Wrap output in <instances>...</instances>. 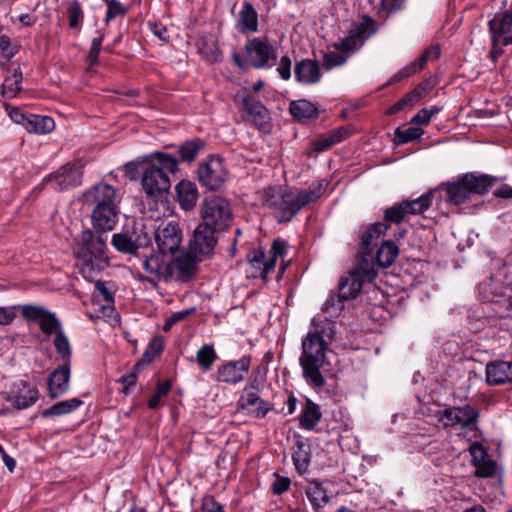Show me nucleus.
Here are the masks:
<instances>
[{
    "mask_svg": "<svg viewBox=\"0 0 512 512\" xmlns=\"http://www.w3.org/2000/svg\"><path fill=\"white\" fill-rule=\"evenodd\" d=\"M295 78L305 85L316 84L321 79L319 64L311 59H303L296 63L294 68Z\"/></svg>",
    "mask_w": 512,
    "mask_h": 512,
    "instance_id": "24",
    "label": "nucleus"
},
{
    "mask_svg": "<svg viewBox=\"0 0 512 512\" xmlns=\"http://www.w3.org/2000/svg\"><path fill=\"white\" fill-rule=\"evenodd\" d=\"M433 194L434 190H431L416 199L403 200L402 202L408 217L411 215H420L427 211L432 204Z\"/></svg>",
    "mask_w": 512,
    "mask_h": 512,
    "instance_id": "40",
    "label": "nucleus"
},
{
    "mask_svg": "<svg viewBox=\"0 0 512 512\" xmlns=\"http://www.w3.org/2000/svg\"><path fill=\"white\" fill-rule=\"evenodd\" d=\"M436 417L444 428L459 426L461 429H468L477 423L479 411L467 404L462 407H447L438 411Z\"/></svg>",
    "mask_w": 512,
    "mask_h": 512,
    "instance_id": "7",
    "label": "nucleus"
},
{
    "mask_svg": "<svg viewBox=\"0 0 512 512\" xmlns=\"http://www.w3.org/2000/svg\"><path fill=\"white\" fill-rule=\"evenodd\" d=\"M439 112L438 108L421 109L412 119L411 123L427 125L431 118Z\"/></svg>",
    "mask_w": 512,
    "mask_h": 512,
    "instance_id": "61",
    "label": "nucleus"
},
{
    "mask_svg": "<svg viewBox=\"0 0 512 512\" xmlns=\"http://www.w3.org/2000/svg\"><path fill=\"white\" fill-rule=\"evenodd\" d=\"M70 365L64 362L56 368L48 378V391L51 398H57L69 389Z\"/></svg>",
    "mask_w": 512,
    "mask_h": 512,
    "instance_id": "20",
    "label": "nucleus"
},
{
    "mask_svg": "<svg viewBox=\"0 0 512 512\" xmlns=\"http://www.w3.org/2000/svg\"><path fill=\"white\" fill-rule=\"evenodd\" d=\"M322 413L319 406L307 399L305 407L300 415V425L306 430H312L320 422Z\"/></svg>",
    "mask_w": 512,
    "mask_h": 512,
    "instance_id": "38",
    "label": "nucleus"
},
{
    "mask_svg": "<svg viewBox=\"0 0 512 512\" xmlns=\"http://www.w3.org/2000/svg\"><path fill=\"white\" fill-rule=\"evenodd\" d=\"M293 461L298 472L303 473L309 465V456L304 444H299L293 453Z\"/></svg>",
    "mask_w": 512,
    "mask_h": 512,
    "instance_id": "52",
    "label": "nucleus"
},
{
    "mask_svg": "<svg viewBox=\"0 0 512 512\" xmlns=\"http://www.w3.org/2000/svg\"><path fill=\"white\" fill-rule=\"evenodd\" d=\"M346 60L347 58L338 52H329L323 57V65L327 70H331L343 65Z\"/></svg>",
    "mask_w": 512,
    "mask_h": 512,
    "instance_id": "59",
    "label": "nucleus"
},
{
    "mask_svg": "<svg viewBox=\"0 0 512 512\" xmlns=\"http://www.w3.org/2000/svg\"><path fill=\"white\" fill-rule=\"evenodd\" d=\"M237 97L240 98L239 111L246 113L256 128L265 132L269 131L271 118L268 109L246 91L239 92Z\"/></svg>",
    "mask_w": 512,
    "mask_h": 512,
    "instance_id": "9",
    "label": "nucleus"
},
{
    "mask_svg": "<svg viewBox=\"0 0 512 512\" xmlns=\"http://www.w3.org/2000/svg\"><path fill=\"white\" fill-rule=\"evenodd\" d=\"M343 301L346 300L340 298V293L338 292L337 295L333 294L325 301L322 309L330 316H336L343 308Z\"/></svg>",
    "mask_w": 512,
    "mask_h": 512,
    "instance_id": "55",
    "label": "nucleus"
},
{
    "mask_svg": "<svg viewBox=\"0 0 512 512\" xmlns=\"http://www.w3.org/2000/svg\"><path fill=\"white\" fill-rule=\"evenodd\" d=\"M84 202L93 208H106L118 206L119 201L112 186L98 183L84 194Z\"/></svg>",
    "mask_w": 512,
    "mask_h": 512,
    "instance_id": "15",
    "label": "nucleus"
},
{
    "mask_svg": "<svg viewBox=\"0 0 512 512\" xmlns=\"http://www.w3.org/2000/svg\"><path fill=\"white\" fill-rule=\"evenodd\" d=\"M439 56L440 48L438 46H431L427 48L413 63L399 71L395 77H397V79H403L412 76L423 69L428 61L436 60Z\"/></svg>",
    "mask_w": 512,
    "mask_h": 512,
    "instance_id": "31",
    "label": "nucleus"
},
{
    "mask_svg": "<svg viewBox=\"0 0 512 512\" xmlns=\"http://www.w3.org/2000/svg\"><path fill=\"white\" fill-rule=\"evenodd\" d=\"M217 358L213 345H203L196 353L197 363L204 370H210Z\"/></svg>",
    "mask_w": 512,
    "mask_h": 512,
    "instance_id": "47",
    "label": "nucleus"
},
{
    "mask_svg": "<svg viewBox=\"0 0 512 512\" xmlns=\"http://www.w3.org/2000/svg\"><path fill=\"white\" fill-rule=\"evenodd\" d=\"M155 242L163 254L174 253L182 242V231L178 223H162L154 232Z\"/></svg>",
    "mask_w": 512,
    "mask_h": 512,
    "instance_id": "13",
    "label": "nucleus"
},
{
    "mask_svg": "<svg viewBox=\"0 0 512 512\" xmlns=\"http://www.w3.org/2000/svg\"><path fill=\"white\" fill-rule=\"evenodd\" d=\"M324 331L309 332L302 341V354L299 363L306 381L316 388L325 385L320 369L324 365L328 343L324 340Z\"/></svg>",
    "mask_w": 512,
    "mask_h": 512,
    "instance_id": "3",
    "label": "nucleus"
},
{
    "mask_svg": "<svg viewBox=\"0 0 512 512\" xmlns=\"http://www.w3.org/2000/svg\"><path fill=\"white\" fill-rule=\"evenodd\" d=\"M177 199L180 207L185 211L192 210L198 200V190L194 182L181 180L176 185Z\"/></svg>",
    "mask_w": 512,
    "mask_h": 512,
    "instance_id": "28",
    "label": "nucleus"
},
{
    "mask_svg": "<svg viewBox=\"0 0 512 512\" xmlns=\"http://www.w3.org/2000/svg\"><path fill=\"white\" fill-rule=\"evenodd\" d=\"M408 218L407 211L403 205V202L394 204L388 207L384 211V222L386 224H400L406 221Z\"/></svg>",
    "mask_w": 512,
    "mask_h": 512,
    "instance_id": "46",
    "label": "nucleus"
},
{
    "mask_svg": "<svg viewBox=\"0 0 512 512\" xmlns=\"http://www.w3.org/2000/svg\"><path fill=\"white\" fill-rule=\"evenodd\" d=\"M291 66L292 61L289 56L285 55L280 58L277 72L283 80H289L291 78Z\"/></svg>",
    "mask_w": 512,
    "mask_h": 512,
    "instance_id": "63",
    "label": "nucleus"
},
{
    "mask_svg": "<svg viewBox=\"0 0 512 512\" xmlns=\"http://www.w3.org/2000/svg\"><path fill=\"white\" fill-rule=\"evenodd\" d=\"M128 9L122 5L118 0L107 6V13L105 16V22L109 23L111 20L117 17H123L126 15Z\"/></svg>",
    "mask_w": 512,
    "mask_h": 512,
    "instance_id": "60",
    "label": "nucleus"
},
{
    "mask_svg": "<svg viewBox=\"0 0 512 512\" xmlns=\"http://www.w3.org/2000/svg\"><path fill=\"white\" fill-rule=\"evenodd\" d=\"M353 132L352 127L350 126H341L338 127L326 134L319 136L313 142V148L317 152H321L331 148L332 146L342 142L347 139Z\"/></svg>",
    "mask_w": 512,
    "mask_h": 512,
    "instance_id": "26",
    "label": "nucleus"
},
{
    "mask_svg": "<svg viewBox=\"0 0 512 512\" xmlns=\"http://www.w3.org/2000/svg\"><path fill=\"white\" fill-rule=\"evenodd\" d=\"M389 225L382 222H376L365 229L361 236V243L365 249L363 255V262L367 264L368 258L372 257V246L380 239L381 236L385 235Z\"/></svg>",
    "mask_w": 512,
    "mask_h": 512,
    "instance_id": "27",
    "label": "nucleus"
},
{
    "mask_svg": "<svg viewBox=\"0 0 512 512\" xmlns=\"http://www.w3.org/2000/svg\"><path fill=\"white\" fill-rule=\"evenodd\" d=\"M19 2L15 6V11L18 13L17 19L23 26H32L36 23V17L27 11H22V7H25L28 11H35L38 6V1L33 2L32 0H18Z\"/></svg>",
    "mask_w": 512,
    "mask_h": 512,
    "instance_id": "43",
    "label": "nucleus"
},
{
    "mask_svg": "<svg viewBox=\"0 0 512 512\" xmlns=\"http://www.w3.org/2000/svg\"><path fill=\"white\" fill-rule=\"evenodd\" d=\"M322 187V183L309 190L284 191L281 188L269 187L263 191V204L275 211L279 222H288L303 207L321 196Z\"/></svg>",
    "mask_w": 512,
    "mask_h": 512,
    "instance_id": "2",
    "label": "nucleus"
},
{
    "mask_svg": "<svg viewBox=\"0 0 512 512\" xmlns=\"http://www.w3.org/2000/svg\"><path fill=\"white\" fill-rule=\"evenodd\" d=\"M16 47L11 45L8 37H0V64L4 65L16 53Z\"/></svg>",
    "mask_w": 512,
    "mask_h": 512,
    "instance_id": "57",
    "label": "nucleus"
},
{
    "mask_svg": "<svg viewBox=\"0 0 512 512\" xmlns=\"http://www.w3.org/2000/svg\"><path fill=\"white\" fill-rule=\"evenodd\" d=\"M201 224L216 231L226 230L232 220V212L226 199L212 196L204 199L200 206Z\"/></svg>",
    "mask_w": 512,
    "mask_h": 512,
    "instance_id": "5",
    "label": "nucleus"
},
{
    "mask_svg": "<svg viewBox=\"0 0 512 512\" xmlns=\"http://www.w3.org/2000/svg\"><path fill=\"white\" fill-rule=\"evenodd\" d=\"M82 404V400L78 398H71L68 400L60 401L45 409L42 412V417L49 418L66 415L78 409Z\"/></svg>",
    "mask_w": 512,
    "mask_h": 512,
    "instance_id": "39",
    "label": "nucleus"
},
{
    "mask_svg": "<svg viewBox=\"0 0 512 512\" xmlns=\"http://www.w3.org/2000/svg\"><path fill=\"white\" fill-rule=\"evenodd\" d=\"M82 173L76 165H66L47 176L44 182L54 190H65L80 185Z\"/></svg>",
    "mask_w": 512,
    "mask_h": 512,
    "instance_id": "17",
    "label": "nucleus"
},
{
    "mask_svg": "<svg viewBox=\"0 0 512 512\" xmlns=\"http://www.w3.org/2000/svg\"><path fill=\"white\" fill-rule=\"evenodd\" d=\"M69 27L71 29H77L80 27V23L84 18V13L81 4L78 0H72L67 10Z\"/></svg>",
    "mask_w": 512,
    "mask_h": 512,
    "instance_id": "51",
    "label": "nucleus"
},
{
    "mask_svg": "<svg viewBox=\"0 0 512 512\" xmlns=\"http://www.w3.org/2000/svg\"><path fill=\"white\" fill-rule=\"evenodd\" d=\"M46 311L47 310L41 306L23 305L21 307V314L25 319L29 321H35L38 323L43 317V315L46 313Z\"/></svg>",
    "mask_w": 512,
    "mask_h": 512,
    "instance_id": "56",
    "label": "nucleus"
},
{
    "mask_svg": "<svg viewBox=\"0 0 512 512\" xmlns=\"http://www.w3.org/2000/svg\"><path fill=\"white\" fill-rule=\"evenodd\" d=\"M249 270L247 276L251 278H261L267 281L269 273L274 269V260L265 259L262 251H255L249 260Z\"/></svg>",
    "mask_w": 512,
    "mask_h": 512,
    "instance_id": "29",
    "label": "nucleus"
},
{
    "mask_svg": "<svg viewBox=\"0 0 512 512\" xmlns=\"http://www.w3.org/2000/svg\"><path fill=\"white\" fill-rule=\"evenodd\" d=\"M488 27L494 47L512 45V2L506 10L495 13Z\"/></svg>",
    "mask_w": 512,
    "mask_h": 512,
    "instance_id": "10",
    "label": "nucleus"
},
{
    "mask_svg": "<svg viewBox=\"0 0 512 512\" xmlns=\"http://www.w3.org/2000/svg\"><path fill=\"white\" fill-rule=\"evenodd\" d=\"M163 348L164 343L162 338L154 337L145 349L141 360L138 361L135 365V368L143 365H149L154 360V358L162 352Z\"/></svg>",
    "mask_w": 512,
    "mask_h": 512,
    "instance_id": "45",
    "label": "nucleus"
},
{
    "mask_svg": "<svg viewBox=\"0 0 512 512\" xmlns=\"http://www.w3.org/2000/svg\"><path fill=\"white\" fill-rule=\"evenodd\" d=\"M17 391H13L12 395L7 399L17 409H26L36 402L39 393L36 387L21 381L16 385Z\"/></svg>",
    "mask_w": 512,
    "mask_h": 512,
    "instance_id": "25",
    "label": "nucleus"
},
{
    "mask_svg": "<svg viewBox=\"0 0 512 512\" xmlns=\"http://www.w3.org/2000/svg\"><path fill=\"white\" fill-rule=\"evenodd\" d=\"M287 250V243L284 240L276 239L273 241L271 250H270V257L268 260H274V265L276 264V260L278 257H282Z\"/></svg>",
    "mask_w": 512,
    "mask_h": 512,
    "instance_id": "62",
    "label": "nucleus"
},
{
    "mask_svg": "<svg viewBox=\"0 0 512 512\" xmlns=\"http://www.w3.org/2000/svg\"><path fill=\"white\" fill-rule=\"evenodd\" d=\"M494 177L489 175H476L466 173L463 175V184L466 185L469 194H485L493 186Z\"/></svg>",
    "mask_w": 512,
    "mask_h": 512,
    "instance_id": "33",
    "label": "nucleus"
},
{
    "mask_svg": "<svg viewBox=\"0 0 512 512\" xmlns=\"http://www.w3.org/2000/svg\"><path fill=\"white\" fill-rule=\"evenodd\" d=\"M39 326L41 331L47 335H50L54 332L56 334L57 331H62L59 320L56 318L54 313H51L48 310L39 321Z\"/></svg>",
    "mask_w": 512,
    "mask_h": 512,
    "instance_id": "50",
    "label": "nucleus"
},
{
    "mask_svg": "<svg viewBox=\"0 0 512 512\" xmlns=\"http://www.w3.org/2000/svg\"><path fill=\"white\" fill-rule=\"evenodd\" d=\"M247 63L255 69L272 68L277 62V49L267 38H253L244 46Z\"/></svg>",
    "mask_w": 512,
    "mask_h": 512,
    "instance_id": "6",
    "label": "nucleus"
},
{
    "mask_svg": "<svg viewBox=\"0 0 512 512\" xmlns=\"http://www.w3.org/2000/svg\"><path fill=\"white\" fill-rule=\"evenodd\" d=\"M227 177V169L223 160L219 157L211 156L206 161L199 164L198 180L209 190L220 189L226 182Z\"/></svg>",
    "mask_w": 512,
    "mask_h": 512,
    "instance_id": "8",
    "label": "nucleus"
},
{
    "mask_svg": "<svg viewBox=\"0 0 512 512\" xmlns=\"http://www.w3.org/2000/svg\"><path fill=\"white\" fill-rule=\"evenodd\" d=\"M240 409L247 415L255 418H263L272 409L271 405L261 399L255 392L244 393L238 400Z\"/></svg>",
    "mask_w": 512,
    "mask_h": 512,
    "instance_id": "21",
    "label": "nucleus"
},
{
    "mask_svg": "<svg viewBox=\"0 0 512 512\" xmlns=\"http://www.w3.org/2000/svg\"><path fill=\"white\" fill-rule=\"evenodd\" d=\"M93 227L99 232L111 231L118 220V206L93 208L91 213Z\"/></svg>",
    "mask_w": 512,
    "mask_h": 512,
    "instance_id": "23",
    "label": "nucleus"
},
{
    "mask_svg": "<svg viewBox=\"0 0 512 512\" xmlns=\"http://www.w3.org/2000/svg\"><path fill=\"white\" fill-rule=\"evenodd\" d=\"M171 390V382L169 380H165L163 382L158 383L156 391L154 395L150 398L148 402V407L150 409H156L160 406L161 399L166 396Z\"/></svg>",
    "mask_w": 512,
    "mask_h": 512,
    "instance_id": "53",
    "label": "nucleus"
},
{
    "mask_svg": "<svg viewBox=\"0 0 512 512\" xmlns=\"http://www.w3.org/2000/svg\"><path fill=\"white\" fill-rule=\"evenodd\" d=\"M292 116L301 122L316 119L319 115L316 106L307 100L292 101L289 106Z\"/></svg>",
    "mask_w": 512,
    "mask_h": 512,
    "instance_id": "34",
    "label": "nucleus"
},
{
    "mask_svg": "<svg viewBox=\"0 0 512 512\" xmlns=\"http://www.w3.org/2000/svg\"><path fill=\"white\" fill-rule=\"evenodd\" d=\"M424 131L419 127H409L407 129H397L395 131L396 138L400 143H408L420 138Z\"/></svg>",
    "mask_w": 512,
    "mask_h": 512,
    "instance_id": "54",
    "label": "nucleus"
},
{
    "mask_svg": "<svg viewBox=\"0 0 512 512\" xmlns=\"http://www.w3.org/2000/svg\"><path fill=\"white\" fill-rule=\"evenodd\" d=\"M201 51H202L205 59L211 63L219 62L222 58V53L215 41L206 43L201 48Z\"/></svg>",
    "mask_w": 512,
    "mask_h": 512,
    "instance_id": "58",
    "label": "nucleus"
},
{
    "mask_svg": "<svg viewBox=\"0 0 512 512\" xmlns=\"http://www.w3.org/2000/svg\"><path fill=\"white\" fill-rule=\"evenodd\" d=\"M153 157L158 165L151 164L145 168L142 174V187L147 196L157 198L164 195L171 186L170 179L164 170L172 174L177 172L178 160L162 152L154 153Z\"/></svg>",
    "mask_w": 512,
    "mask_h": 512,
    "instance_id": "4",
    "label": "nucleus"
},
{
    "mask_svg": "<svg viewBox=\"0 0 512 512\" xmlns=\"http://www.w3.org/2000/svg\"><path fill=\"white\" fill-rule=\"evenodd\" d=\"M472 465L475 467L474 475L479 478H490L496 474L497 463L493 460L484 446L479 442L470 445Z\"/></svg>",
    "mask_w": 512,
    "mask_h": 512,
    "instance_id": "16",
    "label": "nucleus"
},
{
    "mask_svg": "<svg viewBox=\"0 0 512 512\" xmlns=\"http://www.w3.org/2000/svg\"><path fill=\"white\" fill-rule=\"evenodd\" d=\"M107 237L90 229L82 231L75 239L73 254L80 273L93 280L109 265Z\"/></svg>",
    "mask_w": 512,
    "mask_h": 512,
    "instance_id": "1",
    "label": "nucleus"
},
{
    "mask_svg": "<svg viewBox=\"0 0 512 512\" xmlns=\"http://www.w3.org/2000/svg\"><path fill=\"white\" fill-rule=\"evenodd\" d=\"M202 512H225L224 507L216 502L214 497L208 496L203 499Z\"/></svg>",
    "mask_w": 512,
    "mask_h": 512,
    "instance_id": "64",
    "label": "nucleus"
},
{
    "mask_svg": "<svg viewBox=\"0 0 512 512\" xmlns=\"http://www.w3.org/2000/svg\"><path fill=\"white\" fill-rule=\"evenodd\" d=\"M205 142L200 138H194L181 144L178 149L182 161L192 162L199 152L204 148Z\"/></svg>",
    "mask_w": 512,
    "mask_h": 512,
    "instance_id": "42",
    "label": "nucleus"
},
{
    "mask_svg": "<svg viewBox=\"0 0 512 512\" xmlns=\"http://www.w3.org/2000/svg\"><path fill=\"white\" fill-rule=\"evenodd\" d=\"M218 233L220 232L199 223L190 241L191 253L202 256L212 254L218 241Z\"/></svg>",
    "mask_w": 512,
    "mask_h": 512,
    "instance_id": "14",
    "label": "nucleus"
},
{
    "mask_svg": "<svg viewBox=\"0 0 512 512\" xmlns=\"http://www.w3.org/2000/svg\"><path fill=\"white\" fill-rule=\"evenodd\" d=\"M175 266L178 278L181 281H188L197 271V260L190 253L181 254L175 259Z\"/></svg>",
    "mask_w": 512,
    "mask_h": 512,
    "instance_id": "36",
    "label": "nucleus"
},
{
    "mask_svg": "<svg viewBox=\"0 0 512 512\" xmlns=\"http://www.w3.org/2000/svg\"><path fill=\"white\" fill-rule=\"evenodd\" d=\"M441 187H445L447 201L453 205H461L469 199L470 194L463 184V176L456 182L442 184Z\"/></svg>",
    "mask_w": 512,
    "mask_h": 512,
    "instance_id": "35",
    "label": "nucleus"
},
{
    "mask_svg": "<svg viewBox=\"0 0 512 512\" xmlns=\"http://www.w3.org/2000/svg\"><path fill=\"white\" fill-rule=\"evenodd\" d=\"M54 346L57 353L62 357L64 362L70 364L71 358V345L63 331H57L54 338Z\"/></svg>",
    "mask_w": 512,
    "mask_h": 512,
    "instance_id": "49",
    "label": "nucleus"
},
{
    "mask_svg": "<svg viewBox=\"0 0 512 512\" xmlns=\"http://www.w3.org/2000/svg\"><path fill=\"white\" fill-rule=\"evenodd\" d=\"M149 242V239L144 236L133 239L124 233H116L112 236L111 243L115 249L121 253L135 254L140 247L145 246Z\"/></svg>",
    "mask_w": 512,
    "mask_h": 512,
    "instance_id": "30",
    "label": "nucleus"
},
{
    "mask_svg": "<svg viewBox=\"0 0 512 512\" xmlns=\"http://www.w3.org/2000/svg\"><path fill=\"white\" fill-rule=\"evenodd\" d=\"M366 265L362 262L359 270L349 273L341 280L338 291L340 298L346 301L356 298L363 287L364 280L371 281L375 277V270L367 268Z\"/></svg>",
    "mask_w": 512,
    "mask_h": 512,
    "instance_id": "12",
    "label": "nucleus"
},
{
    "mask_svg": "<svg viewBox=\"0 0 512 512\" xmlns=\"http://www.w3.org/2000/svg\"><path fill=\"white\" fill-rule=\"evenodd\" d=\"M142 268L147 274V281L152 284L160 281L167 282L173 275V264L162 252L145 256Z\"/></svg>",
    "mask_w": 512,
    "mask_h": 512,
    "instance_id": "11",
    "label": "nucleus"
},
{
    "mask_svg": "<svg viewBox=\"0 0 512 512\" xmlns=\"http://www.w3.org/2000/svg\"><path fill=\"white\" fill-rule=\"evenodd\" d=\"M486 382L499 386L512 382V361L495 360L486 364Z\"/></svg>",
    "mask_w": 512,
    "mask_h": 512,
    "instance_id": "19",
    "label": "nucleus"
},
{
    "mask_svg": "<svg viewBox=\"0 0 512 512\" xmlns=\"http://www.w3.org/2000/svg\"><path fill=\"white\" fill-rule=\"evenodd\" d=\"M238 29L241 33H255L258 31V13L249 2H244L239 11Z\"/></svg>",
    "mask_w": 512,
    "mask_h": 512,
    "instance_id": "32",
    "label": "nucleus"
},
{
    "mask_svg": "<svg viewBox=\"0 0 512 512\" xmlns=\"http://www.w3.org/2000/svg\"><path fill=\"white\" fill-rule=\"evenodd\" d=\"M398 253L399 248L393 241H385L377 251V265L382 268L389 267L395 261Z\"/></svg>",
    "mask_w": 512,
    "mask_h": 512,
    "instance_id": "41",
    "label": "nucleus"
},
{
    "mask_svg": "<svg viewBox=\"0 0 512 512\" xmlns=\"http://www.w3.org/2000/svg\"><path fill=\"white\" fill-rule=\"evenodd\" d=\"M306 495L313 506L321 507L329 501L326 490L319 483H311L307 490Z\"/></svg>",
    "mask_w": 512,
    "mask_h": 512,
    "instance_id": "48",
    "label": "nucleus"
},
{
    "mask_svg": "<svg viewBox=\"0 0 512 512\" xmlns=\"http://www.w3.org/2000/svg\"><path fill=\"white\" fill-rule=\"evenodd\" d=\"M22 73L15 69L13 73L6 77L2 85V95L6 98H14L21 89Z\"/></svg>",
    "mask_w": 512,
    "mask_h": 512,
    "instance_id": "44",
    "label": "nucleus"
},
{
    "mask_svg": "<svg viewBox=\"0 0 512 512\" xmlns=\"http://www.w3.org/2000/svg\"><path fill=\"white\" fill-rule=\"evenodd\" d=\"M55 128L54 120L49 116L29 114V119L25 123V129L29 133L47 134Z\"/></svg>",
    "mask_w": 512,
    "mask_h": 512,
    "instance_id": "37",
    "label": "nucleus"
},
{
    "mask_svg": "<svg viewBox=\"0 0 512 512\" xmlns=\"http://www.w3.org/2000/svg\"><path fill=\"white\" fill-rule=\"evenodd\" d=\"M372 21L368 20L358 25L350 35L341 39L334 47L341 52H354L358 50L364 43L367 30L372 26Z\"/></svg>",
    "mask_w": 512,
    "mask_h": 512,
    "instance_id": "22",
    "label": "nucleus"
},
{
    "mask_svg": "<svg viewBox=\"0 0 512 512\" xmlns=\"http://www.w3.org/2000/svg\"><path fill=\"white\" fill-rule=\"evenodd\" d=\"M249 356H243L239 360L230 361L218 368L217 378L221 382L237 384L244 380L250 368Z\"/></svg>",
    "mask_w": 512,
    "mask_h": 512,
    "instance_id": "18",
    "label": "nucleus"
}]
</instances>
